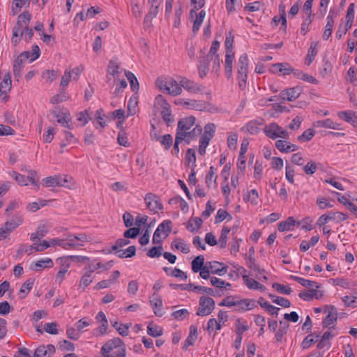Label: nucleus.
I'll use <instances>...</instances> for the list:
<instances>
[{
  "instance_id": "obj_5",
  "label": "nucleus",
  "mask_w": 357,
  "mask_h": 357,
  "mask_svg": "<svg viewBox=\"0 0 357 357\" xmlns=\"http://www.w3.org/2000/svg\"><path fill=\"white\" fill-rule=\"evenodd\" d=\"M227 266L223 263L213 261L204 264L202 258V278L204 279L208 278L211 273L222 276L227 273Z\"/></svg>"
},
{
  "instance_id": "obj_26",
  "label": "nucleus",
  "mask_w": 357,
  "mask_h": 357,
  "mask_svg": "<svg viewBox=\"0 0 357 357\" xmlns=\"http://www.w3.org/2000/svg\"><path fill=\"white\" fill-rule=\"evenodd\" d=\"M70 260L77 263V264H84L86 261H89V258L86 256H81V255H69L66 257H60L56 259L59 264H70Z\"/></svg>"
},
{
  "instance_id": "obj_38",
  "label": "nucleus",
  "mask_w": 357,
  "mask_h": 357,
  "mask_svg": "<svg viewBox=\"0 0 357 357\" xmlns=\"http://www.w3.org/2000/svg\"><path fill=\"white\" fill-rule=\"evenodd\" d=\"M61 266L59 268V271L56 273L55 276V282L58 284H61L65 278L66 275L68 273L70 264H60Z\"/></svg>"
},
{
  "instance_id": "obj_6",
  "label": "nucleus",
  "mask_w": 357,
  "mask_h": 357,
  "mask_svg": "<svg viewBox=\"0 0 357 357\" xmlns=\"http://www.w3.org/2000/svg\"><path fill=\"white\" fill-rule=\"evenodd\" d=\"M118 349L115 354L117 357H125V347L121 340L119 337L113 338L107 341L101 348V353L105 357H114L112 352Z\"/></svg>"
},
{
  "instance_id": "obj_60",
  "label": "nucleus",
  "mask_w": 357,
  "mask_h": 357,
  "mask_svg": "<svg viewBox=\"0 0 357 357\" xmlns=\"http://www.w3.org/2000/svg\"><path fill=\"white\" fill-rule=\"evenodd\" d=\"M230 231V229L227 227H224L222 229L221 234L218 240L219 245L221 248H225L227 245V236Z\"/></svg>"
},
{
  "instance_id": "obj_35",
  "label": "nucleus",
  "mask_w": 357,
  "mask_h": 357,
  "mask_svg": "<svg viewBox=\"0 0 357 357\" xmlns=\"http://www.w3.org/2000/svg\"><path fill=\"white\" fill-rule=\"evenodd\" d=\"M191 3L194 6L190 11V19L191 22H201V21H199V19L201 18V13H197L198 10L201 8L199 5V1L191 0Z\"/></svg>"
},
{
  "instance_id": "obj_47",
  "label": "nucleus",
  "mask_w": 357,
  "mask_h": 357,
  "mask_svg": "<svg viewBox=\"0 0 357 357\" xmlns=\"http://www.w3.org/2000/svg\"><path fill=\"white\" fill-rule=\"evenodd\" d=\"M217 175L215 174L213 167H211L208 173L206 176V183L208 188H215L216 186Z\"/></svg>"
},
{
  "instance_id": "obj_17",
  "label": "nucleus",
  "mask_w": 357,
  "mask_h": 357,
  "mask_svg": "<svg viewBox=\"0 0 357 357\" xmlns=\"http://www.w3.org/2000/svg\"><path fill=\"white\" fill-rule=\"evenodd\" d=\"M54 116L56 121L65 128L68 129L73 128V123L72 122L71 115L67 109H60L54 112Z\"/></svg>"
},
{
  "instance_id": "obj_13",
  "label": "nucleus",
  "mask_w": 357,
  "mask_h": 357,
  "mask_svg": "<svg viewBox=\"0 0 357 357\" xmlns=\"http://www.w3.org/2000/svg\"><path fill=\"white\" fill-rule=\"evenodd\" d=\"M68 246L71 248H77L84 246L85 243L93 241L92 236L86 233H78L70 235L68 238Z\"/></svg>"
},
{
  "instance_id": "obj_2",
  "label": "nucleus",
  "mask_w": 357,
  "mask_h": 357,
  "mask_svg": "<svg viewBox=\"0 0 357 357\" xmlns=\"http://www.w3.org/2000/svg\"><path fill=\"white\" fill-rule=\"evenodd\" d=\"M195 118L189 116L180 119L178 122L176 135L178 139H185L187 143H190L197 136L200 129L195 126Z\"/></svg>"
},
{
  "instance_id": "obj_7",
  "label": "nucleus",
  "mask_w": 357,
  "mask_h": 357,
  "mask_svg": "<svg viewBox=\"0 0 357 357\" xmlns=\"http://www.w3.org/2000/svg\"><path fill=\"white\" fill-rule=\"evenodd\" d=\"M153 107L156 111L161 113L163 120L169 123L172 122L173 118L171 112L170 105L162 94L155 96L153 101Z\"/></svg>"
},
{
  "instance_id": "obj_18",
  "label": "nucleus",
  "mask_w": 357,
  "mask_h": 357,
  "mask_svg": "<svg viewBox=\"0 0 357 357\" xmlns=\"http://www.w3.org/2000/svg\"><path fill=\"white\" fill-rule=\"evenodd\" d=\"M324 312L327 314V316L323 320V326L333 327L337 319V309L333 305H326Z\"/></svg>"
},
{
  "instance_id": "obj_41",
  "label": "nucleus",
  "mask_w": 357,
  "mask_h": 357,
  "mask_svg": "<svg viewBox=\"0 0 357 357\" xmlns=\"http://www.w3.org/2000/svg\"><path fill=\"white\" fill-rule=\"evenodd\" d=\"M318 42L314 41L310 44L307 54L305 59V63L310 66L317 54Z\"/></svg>"
},
{
  "instance_id": "obj_48",
  "label": "nucleus",
  "mask_w": 357,
  "mask_h": 357,
  "mask_svg": "<svg viewBox=\"0 0 357 357\" xmlns=\"http://www.w3.org/2000/svg\"><path fill=\"white\" fill-rule=\"evenodd\" d=\"M291 278L293 279L294 280L298 282L302 286L305 287H309V288H311V287L320 288V287H321L320 284H318L317 282H315L314 281L306 280V279H304V278H299V277H297V276L291 275Z\"/></svg>"
},
{
  "instance_id": "obj_53",
  "label": "nucleus",
  "mask_w": 357,
  "mask_h": 357,
  "mask_svg": "<svg viewBox=\"0 0 357 357\" xmlns=\"http://www.w3.org/2000/svg\"><path fill=\"white\" fill-rule=\"evenodd\" d=\"M77 120L80 123L82 126L86 125L91 120L90 114L88 110H84L77 114Z\"/></svg>"
},
{
  "instance_id": "obj_25",
  "label": "nucleus",
  "mask_w": 357,
  "mask_h": 357,
  "mask_svg": "<svg viewBox=\"0 0 357 357\" xmlns=\"http://www.w3.org/2000/svg\"><path fill=\"white\" fill-rule=\"evenodd\" d=\"M271 71L273 73L287 75L293 72V68L287 63H279L272 65Z\"/></svg>"
},
{
  "instance_id": "obj_27",
  "label": "nucleus",
  "mask_w": 357,
  "mask_h": 357,
  "mask_svg": "<svg viewBox=\"0 0 357 357\" xmlns=\"http://www.w3.org/2000/svg\"><path fill=\"white\" fill-rule=\"evenodd\" d=\"M256 307V302L253 299L245 298L236 300V310L247 311Z\"/></svg>"
},
{
  "instance_id": "obj_12",
  "label": "nucleus",
  "mask_w": 357,
  "mask_h": 357,
  "mask_svg": "<svg viewBox=\"0 0 357 357\" xmlns=\"http://www.w3.org/2000/svg\"><path fill=\"white\" fill-rule=\"evenodd\" d=\"M32 35V29H29L25 24H17L13 28L12 43L15 45L20 43L21 38L24 37L27 40L31 38Z\"/></svg>"
},
{
  "instance_id": "obj_49",
  "label": "nucleus",
  "mask_w": 357,
  "mask_h": 357,
  "mask_svg": "<svg viewBox=\"0 0 357 357\" xmlns=\"http://www.w3.org/2000/svg\"><path fill=\"white\" fill-rule=\"evenodd\" d=\"M93 282L92 275L89 273L84 272L81 277L79 283V287L82 290H85Z\"/></svg>"
},
{
  "instance_id": "obj_42",
  "label": "nucleus",
  "mask_w": 357,
  "mask_h": 357,
  "mask_svg": "<svg viewBox=\"0 0 357 357\" xmlns=\"http://www.w3.org/2000/svg\"><path fill=\"white\" fill-rule=\"evenodd\" d=\"M147 333L153 337H160L163 334V329L151 321L147 326Z\"/></svg>"
},
{
  "instance_id": "obj_16",
  "label": "nucleus",
  "mask_w": 357,
  "mask_h": 357,
  "mask_svg": "<svg viewBox=\"0 0 357 357\" xmlns=\"http://www.w3.org/2000/svg\"><path fill=\"white\" fill-rule=\"evenodd\" d=\"M12 88L11 75L8 72L3 77L0 82V98L3 101H8L9 98L8 93Z\"/></svg>"
},
{
  "instance_id": "obj_11",
  "label": "nucleus",
  "mask_w": 357,
  "mask_h": 357,
  "mask_svg": "<svg viewBox=\"0 0 357 357\" xmlns=\"http://www.w3.org/2000/svg\"><path fill=\"white\" fill-rule=\"evenodd\" d=\"M172 230V222L169 220H164L160 223L153 236V243L160 244L170 234Z\"/></svg>"
},
{
  "instance_id": "obj_3",
  "label": "nucleus",
  "mask_w": 357,
  "mask_h": 357,
  "mask_svg": "<svg viewBox=\"0 0 357 357\" xmlns=\"http://www.w3.org/2000/svg\"><path fill=\"white\" fill-rule=\"evenodd\" d=\"M154 85L158 91L171 96H179L183 92L180 83L170 76L158 77L154 82Z\"/></svg>"
},
{
  "instance_id": "obj_55",
  "label": "nucleus",
  "mask_w": 357,
  "mask_h": 357,
  "mask_svg": "<svg viewBox=\"0 0 357 357\" xmlns=\"http://www.w3.org/2000/svg\"><path fill=\"white\" fill-rule=\"evenodd\" d=\"M259 195L256 190L253 189L247 192L244 195V200L250 202L253 205H257L258 203Z\"/></svg>"
},
{
  "instance_id": "obj_28",
  "label": "nucleus",
  "mask_w": 357,
  "mask_h": 357,
  "mask_svg": "<svg viewBox=\"0 0 357 357\" xmlns=\"http://www.w3.org/2000/svg\"><path fill=\"white\" fill-rule=\"evenodd\" d=\"M301 94V89L298 87L290 88L281 91L280 96L283 100L293 101L298 98Z\"/></svg>"
},
{
  "instance_id": "obj_58",
  "label": "nucleus",
  "mask_w": 357,
  "mask_h": 357,
  "mask_svg": "<svg viewBox=\"0 0 357 357\" xmlns=\"http://www.w3.org/2000/svg\"><path fill=\"white\" fill-rule=\"evenodd\" d=\"M176 104H178L181 105H183L184 107H186L189 109H196L199 107V101L198 100H184V99H180L178 100L176 102Z\"/></svg>"
},
{
  "instance_id": "obj_61",
  "label": "nucleus",
  "mask_w": 357,
  "mask_h": 357,
  "mask_svg": "<svg viewBox=\"0 0 357 357\" xmlns=\"http://www.w3.org/2000/svg\"><path fill=\"white\" fill-rule=\"evenodd\" d=\"M319 339L318 335L310 334L308 335L302 342L303 349H305L309 348L312 344L317 342Z\"/></svg>"
},
{
  "instance_id": "obj_36",
  "label": "nucleus",
  "mask_w": 357,
  "mask_h": 357,
  "mask_svg": "<svg viewBox=\"0 0 357 357\" xmlns=\"http://www.w3.org/2000/svg\"><path fill=\"white\" fill-rule=\"evenodd\" d=\"M96 319L100 324L98 332L100 335H104L106 333L108 326V321L105 314L102 312H99L96 316Z\"/></svg>"
},
{
  "instance_id": "obj_43",
  "label": "nucleus",
  "mask_w": 357,
  "mask_h": 357,
  "mask_svg": "<svg viewBox=\"0 0 357 357\" xmlns=\"http://www.w3.org/2000/svg\"><path fill=\"white\" fill-rule=\"evenodd\" d=\"M23 222V219L20 215L14 216L10 220L6 221L4 225L12 232Z\"/></svg>"
},
{
  "instance_id": "obj_40",
  "label": "nucleus",
  "mask_w": 357,
  "mask_h": 357,
  "mask_svg": "<svg viewBox=\"0 0 357 357\" xmlns=\"http://www.w3.org/2000/svg\"><path fill=\"white\" fill-rule=\"evenodd\" d=\"M215 302L213 298L206 297L202 299V315L210 314L214 309Z\"/></svg>"
},
{
  "instance_id": "obj_37",
  "label": "nucleus",
  "mask_w": 357,
  "mask_h": 357,
  "mask_svg": "<svg viewBox=\"0 0 357 357\" xmlns=\"http://www.w3.org/2000/svg\"><path fill=\"white\" fill-rule=\"evenodd\" d=\"M41 77L47 84L54 82L58 77V72L54 69H47L42 72Z\"/></svg>"
},
{
  "instance_id": "obj_24",
  "label": "nucleus",
  "mask_w": 357,
  "mask_h": 357,
  "mask_svg": "<svg viewBox=\"0 0 357 357\" xmlns=\"http://www.w3.org/2000/svg\"><path fill=\"white\" fill-rule=\"evenodd\" d=\"M235 54L234 51H226L225 60V70L226 76L228 79L232 77L233 61L234 59Z\"/></svg>"
},
{
  "instance_id": "obj_4",
  "label": "nucleus",
  "mask_w": 357,
  "mask_h": 357,
  "mask_svg": "<svg viewBox=\"0 0 357 357\" xmlns=\"http://www.w3.org/2000/svg\"><path fill=\"white\" fill-rule=\"evenodd\" d=\"M40 54V50L38 45L32 46V54L29 51H25L20 54L14 60L13 68L15 76H20L24 62L29 59L31 62L37 59Z\"/></svg>"
},
{
  "instance_id": "obj_29",
  "label": "nucleus",
  "mask_w": 357,
  "mask_h": 357,
  "mask_svg": "<svg viewBox=\"0 0 357 357\" xmlns=\"http://www.w3.org/2000/svg\"><path fill=\"white\" fill-rule=\"evenodd\" d=\"M276 148L281 152L289 153L298 149V146L287 140L279 139L275 142Z\"/></svg>"
},
{
  "instance_id": "obj_52",
  "label": "nucleus",
  "mask_w": 357,
  "mask_h": 357,
  "mask_svg": "<svg viewBox=\"0 0 357 357\" xmlns=\"http://www.w3.org/2000/svg\"><path fill=\"white\" fill-rule=\"evenodd\" d=\"M296 221L292 217H289L286 221L281 222L278 225V229L280 231H285L291 230V228L295 225Z\"/></svg>"
},
{
  "instance_id": "obj_62",
  "label": "nucleus",
  "mask_w": 357,
  "mask_h": 357,
  "mask_svg": "<svg viewBox=\"0 0 357 357\" xmlns=\"http://www.w3.org/2000/svg\"><path fill=\"white\" fill-rule=\"evenodd\" d=\"M189 312L186 309H181L173 312L171 316L174 320L183 321L188 317Z\"/></svg>"
},
{
  "instance_id": "obj_15",
  "label": "nucleus",
  "mask_w": 357,
  "mask_h": 357,
  "mask_svg": "<svg viewBox=\"0 0 357 357\" xmlns=\"http://www.w3.org/2000/svg\"><path fill=\"white\" fill-rule=\"evenodd\" d=\"M348 216L342 212H330L328 214H324L319 217L318 219V225L322 226L331 220L339 223L346 220Z\"/></svg>"
},
{
  "instance_id": "obj_46",
  "label": "nucleus",
  "mask_w": 357,
  "mask_h": 357,
  "mask_svg": "<svg viewBox=\"0 0 357 357\" xmlns=\"http://www.w3.org/2000/svg\"><path fill=\"white\" fill-rule=\"evenodd\" d=\"M172 247L181 250L183 253H188L190 252L188 245L186 244L185 241L181 238H176L172 241Z\"/></svg>"
},
{
  "instance_id": "obj_20",
  "label": "nucleus",
  "mask_w": 357,
  "mask_h": 357,
  "mask_svg": "<svg viewBox=\"0 0 357 357\" xmlns=\"http://www.w3.org/2000/svg\"><path fill=\"white\" fill-rule=\"evenodd\" d=\"M323 291L319 290V288L311 287L310 290L301 291L299 294V297L305 301H310L314 298L319 300L323 296Z\"/></svg>"
},
{
  "instance_id": "obj_8",
  "label": "nucleus",
  "mask_w": 357,
  "mask_h": 357,
  "mask_svg": "<svg viewBox=\"0 0 357 357\" xmlns=\"http://www.w3.org/2000/svg\"><path fill=\"white\" fill-rule=\"evenodd\" d=\"M10 174L20 186H27L31 184L37 189L39 188L38 173L35 170L28 171L26 177L15 172H13Z\"/></svg>"
},
{
  "instance_id": "obj_64",
  "label": "nucleus",
  "mask_w": 357,
  "mask_h": 357,
  "mask_svg": "<svg viewBox=\"0 0 357 357\" xmlns=\"http://www.w3.org/2000/svg\"><path fill=\"white\" fill-rule=\"evenodd\" d=\"M34 251V245H21L17 250L16 254L17 257H20L24 253H27L28 255L32 254Z\"/></svg>"
},
{
  "instance_id": "obj_22",
  "label": "nucleus",
  "mask_w": 357,
  "mask_h": 357,
  "mask_svg": "<svg viewBox=\"0 0 357 357\" xmlns=\"http://www.w3.org/2000/svg\"><path fill=\"white\" fill-rule=\"evenodd\" d=\"M149 303L153 308V313L158 317H162L165 314L162 309V301L160 296L155 294H153L149 298Z\"/></svg>"
},
{
  "instance_id": "obj_21",
  "label": "nucleus",
  "mask_w": 357,
  "mask_h": 357,
  "mask_svg": "<svg viewBox=\"0 0 357 357\" xmlns=\"http://www.w3.org/2000/svg\"><path fill=\"white\" fill-rule=\"evenodd\" d=\"M215 130L216 126L214 123H209L205 125L204 134L202 135V147L205 149L208 145L210 140L215 135Z\"/></svg>"
},
{
  "instance_id": "obj_57",
  "label": "nucleus",
  "mask_w": 357,
  "mask_h": 357,
  "mask_svg": "<svg viewBox=\"0 0 357 357\" xmlns=\"http://www.w3.org/2000/svg\"><path fill=\"white\" fill-rule=\"evenodd\" d=\"M119 133L117 141L119 145L128 147L130 146V142L128 138V134L122 127Z\"/></svg>"
},
{
  "instance_id": "obj_1",
  "label": "nucleus",
  "mask_w": 357,
  "mask_h": 357,
  "mask_svg": "<svg viewBox=\"0 0 357 357\" xmlns=\"http://www.w3.org/2000/svg\"><path fill=\"white\" fill-rule=\"evenodd\" d=\"M42 185L49 189H56V188H64L73 190L77 188L75 179L68 174H53L44 177L42 179Z\"/></svg>"
},
{
  "instance_id": "obj_10",
  "label": "nucleus",
  "mask_w": 357,
  "mask_h": 357,
  "mask_svg": "<svg viewBox=\"0 0 357 357\" xmlns=\"http://www.w3.org/2000/svg\"><path fill=\"white\" fill-rule=\"evenodd\" d=\"M248 58L247 55H241L238 61V86L244 89L248 78Z\"/></svg>"
},
{
  "instance_id": "obj_45",
  "label": "nucleus",
  "mask_w": 357,
  "mask_h": 357,
  "mask_svg": "<svg viewBox=\"0 0 357 357\" xmlns=\"http://www.w3.org/2000/svg\"><path fill=\"white\" fill-rule=\"evenodd\" d=\"M198 333H197V327L196 326H190L189 335L185 341V343L183 346V349H186L188 347L192 345L193 342L197 339Z\"/></svg>"
},
{
  "instance_id": "obj_32",
  "label": "nucleus",
  "mask_w": 357,
  "mask_h": 357,
  "mask_svg": "<svg viewBox=\"0 0 357 357\" xmlns=\"http://www.w3.org/2000/svg\"><path fill=\"white\" fill-rule=\"evenodd\" d=\"M313 125L314 127H317V128H330V129L338 130H342L340 124L333 121L330 119L317 121L314 123Z\"/></svg>"
},
{
  "instance_id": "obj_59",
  "label": "nucleus",
  "mask_w": 357,
  "mask_h": 357,
  "mask_svg": "<svg viewBox=\"0 0 357 357\" xmlns=\"http://www.w3.org/2000/svg\"><path fill=\"white\" fill-rule=\"evenodd\" d=\"M232 218L231 215L228 213L225 210L219 209L215 218V222L220 223L225 220H231Z\"/></svg>"
},
{
  "instance_id": "obj_51",
  "label": "nucleus",
  "mask_w": 357,
  "mask_h": 357,
  "mask_svg": "<svg viewBox=\"0 0 357 357\" xmlns=\"http://www.w3.org/2000/svg\"><path fill=\"white\" fill-rule=\"evenodd\" d=\"M137 111V100L136 97H131L128 102L126 116H132Z\"/></svg>"
},
{
  "instance_id": "obj_23",
  "label": "nucleus",
  "mask_w": 357,
  "mask_h": 357,
  "mask_svg": "<svg viewBox=\"0 0 357 357\" xmlns=\"http://www.w3.org/2000/svg\"><path fill=\"white\" fill-rule=\"evenodd\" d=\"M53 266V261L50 258L46 257L39 259L30 266V268L34 271H41L47 268H52Z\"/></svg>"
},
{
  "instance_id": "obj_50",
  "label": "nucleus",
  "mask_w": 357,
  "mask_h": 357,
  "mask_svg": "<svg viewBox=\"0 0 357 357\" xmlns=\"http://www.w3.org/2000/svg\"><path fill=\"white\" fill-rule=\"evenodd\" d=\"M200 219L199 218H192L186 225V228L190 231L195 233L198 231L200 228Z\"/></svg>"
},
{
  "instance_id": "obj_56",
  "label": "nucleus",
  "mask_w": 357,
  "mask_h": 357,
  "mask_svg": "<svg viewBox=\"0 0 357 357\" xmlns=\"http://www.w3.org/2000/svg\"><path fill=\"white\" fill-rule=\"evenodd\" d=\"M115 84V89L114 93L115 96H119L122 91L126 88L127 82L125 77L121 78V79L116 80L114 82Z\"/></svg>"
},
{
  "instance_id": "obj_33",
  "label": "nucleus",
  "mask_w": 357,
  "mask_h": 357,
  "mask_svg": "<svg viewBox=\"0 0 357 357\" xmlns=\"http://www.w3.org/2000/svg\"><path fill=\"white\" fill-rule=\"evenodd\" d=\"M180 86L190 93H198L199 85L188 79H183L180 82Z\"/></svg>"
},
{
  "instance_id": "obj_44",
  "label": "nucleus",
  "mask_w": 357,
  "mask_h": 357,
  "mask_svg": "<svg viewBox=\"0 0 357 357\" xmlns=\"http://www.w3.org/2000/svg\"><path fill=\"white\" fill-rule=\"evenodd\" d=\"M34 281L33 280H26L21 287L18 295L21 299L24 298L33 288Z\"/></svg>"
},
{
  "instance_id": "obj_30",
  "label": "nucleus",
  "mask_w": 357,
  "mask_h": 357,
  "mask_svg": "<svg viewBox=\"0 0 357 357\" xmlns=\"http://www.w3.org/2000/svg\"><path fill=\"white\" fill-rule=\"evenodd\" d=\"M243 280L245 284L250 289L259 290L261 292L266 291V287L263 284L258 282L257 280L250 278L247 275H243Z\"/></svg>"
},
{
  "instance_id": "obj_31",
  "label": "nucleus",
  "mask_w": 357,
  "mask_h": 357,
  "mask_svg": "<svg viewBox=\"0 0 357 357\" xmlns=\"http://www.w3.org/2000/svg\"><path fill=\"white\" fill-rule=\"evenodd\" d=\"M95 120L97 122L96 128L101 132L107 126V116L103 113L102 109H98L95 114Z\"/></svg>"
},
{
  "instance_id": "obj_54",
  "label": "nucleus",
  "mask_w": 357,
  "mask_h": 357,
  "mask_svg": "<svg viewBox=\"0 0 357 357\" xmlns=\"http://www.w3.org/2000/svg\"><path fill=\"white\" fill-rule=\"evenodd\" d=\"M261 124V122L251 121L246 124L245 128L250 134L255 135L259 132Z\"/></svg>"
},
{
  "instance_id": "obj_9",
  "label": "nucleus",
  "mask_w": 357,
  "mask_h": 357,
  "mask_svg": "<svg viewBox=\"0 0 357 357\" xmlns=\"http://www.w3.org/2000/svg\"><path fill=\"white\" fill-rule=\"evenodd\" d=\"M125 72L121 63L116 60H111L107 68V78L108 82H115L125 77Z\"/></svg>"
},
{
  "instance_id": "obj_63",
  "label": "nucleus",
  "mask_w": 357,
  "mask_h": 357,
  "mask_svg": "<svg viewBox=\"0 0 357 357\" xmlns=\"http://www.w3.org/2000/svg\"><path fill=\"white\" fill-rule=\"evenodd\" d=\"M112 326L116 328V330L119 332L121 335L126 336L128 335V330L130 328V325L119 324L118 322H114Z\"/></svg>"
},
{
  "instance_id": "obj_19",
  "label": "nucleus",
  "mask_w": 357,
  "mask_h": 357,
  "mask_svg": "<svg viewBox=\"0 0 357 357\" xmlns=\"http://www.w3.org/2000/svg\"><path fill=\"white\" fill-rule=\"evenodd\" d=\"M147 208L153 213H158L162 209V204L158 197L153 194H147L144 198Z\"/></svg>"
},
{
  "instance_id": "obj_14",
  "label": "nucleus",
  "mask_w": 357,
  "mask_h": 357,
  "mask_svg": "<svg viewBox=\"0 0 357 357\" xmlns=\"http://www.w3.org/2000/svg\"><path fill=\"white\" fill-rule=\"evenodd\" d=\"M266 135L274 139L276 138L287 139L289 137V133L287 130L282 129L275 123H271L264 128Z\"/></svg>"
},
{
  "instance_id": "obj_39",
  "label": "nucleus",
  "mask_w": 357,
  "mask_h": 357,
  "mask_svg": "<svg viewBox=\"0 0 357 357\" xmlns=\"http://www.w3.org/2000/svg\"><path fill=\"white\" fill-rule=\"evenodd\" d=\"M47 201L38 199L27 204L26 209L31 213H35L47 204Z\"/></svg>"
},
{
  "instance_id": "obj_34",
  "label": "nucleus",
  "mask_w": 357,
  "mask_h": 357,
  "mask_svg": "<svg viewBox=\"0 0 357 357\" xmlns=\"http://www.w3.org/2000/svg\"><path fill=\"white\" fill-rule=\"evenodd\" d=\"M337 116L345 121L357 126V114L352 111L340 112Z\"/></svg>"
}]
</instances>
